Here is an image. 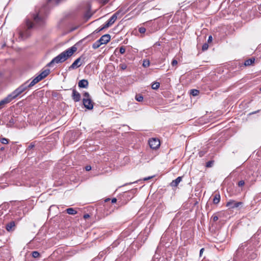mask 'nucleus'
Listing matches in <instances>:
<instances>
[{"label":"nucleus","mask_w":261,"mask_h":261,"mask_svg":"<svg viewBox=\"0 0 261 261\" xmlns=\"http://www.w3.org/2000/svg\"><path fill=\"white\" fill-rule=\"evenodd\" d=\"M62 0H47V4L42 6L39 10H36L31 14L30 18L26 20V25L28 29L34 27H42L45 23L46 18L48 14V7L53 4L57 5Z\"/></svg>","instance_id":"nucleus-1"},{"label":"nucleus","mask_w":261,"mask_h":261,"mask_svg":"<svg viewBox=\"0 0 261 261\" xmlns=\"http://www.w3.org/2000/svg\"><path fill=\"white\" fill-rule=\"evenodd\" d=\"M76 50L77 47L75 45L72 46L53 59L52 60L47 64V66L51 67L55 63L59 64L64 62L70 57Z\"/></svg>","instance_id":"nucleus-2"},{"label":"nucleus","mask_w":261,"mask_h":261,"mask_svg":"<svg viewBox=\"0 0 261 261\" xmlns=\"http://www.w3.org/2000/svg\"><path fill=\"white\" fill-rule=\"evenodd\" d=\"M29 81L30 80H28L24 83L22 84L7 96V97L10 102L12 101L15 99H16L24 92L28 90L30 88L33 86V85H31L32 83L31 82L29 83Z\"/></svg>","instance_id":"nucleus-3"},{"label":"nucleus","mask_w":261,"mask_h":261,"mask_svg":"<svg viewBox=\"0 0 261 261\" xmlns=\"http://www.w3.org/2000/svg\"><path fill=\"white\" fill-rule=\"evenodd\" d=\"M50 73L49 69H45L44 71H42L38 75L35 77L31 82V85H33V86L45 78Z\"/></svg>","instance_id":"nucleus-4"},{"label":"nucleus","mask_w":261,"mask_h":261,"mask_svg":"<svg viewBox=\"0 0 261 261\" xmlns=\"http://www.w3.org/2000/svg\"><path fill=\"white\" fill-rule=\"evenodd\" d=\"M148 143L150 148L153 149H156L160 146L159 139L155 138L150 139L148 141Z\"/></svg>","instance_id":"nucleus-5"},{"label":"nucleus","mask_w":261,"mask_h":261,"mask_svg":"<svg viewBox=\"0 0 261 261\" xmlns=\"http://www.w3.org/2000/svg\"><path fill=\"white\" fill-rule=\"evenodd\" d=\"M243 203L242 202H237L233 200H230L226 203V206L229 208H234L242 205Z\"/></svg>","instance_id":"nucleus-6"},{"label":"nucleus","mask_w":261,"mask_h":261,"mask_svg":"<svg viewBox=\"0 0 261 261\" xmlns=\"http://www.w3.org/2000/svg\"><path fill=\"white\" fill-rule=\"evenodd\" d=\"M83 103L84 107L88 110H92L93 108L94 103L92 102L91 98L83 99Z\"/></svg>","instance_id":"nucleus-7"},{"label":"nucleus","mask_w":261,"mask_h":261,"mask_svg":"<svg viewBox=\"0 0 261 261\" xmlns=\"http://www.w3.org/2000/svg\"><path fill=\"white\" fill-rule=\"evenodd\" d=\"M117 16H116L115 15L113 14L103 25V28H108L110 27L115 22Z\"/></svg>","instance_id":"nucleus-8"},{"label":"nucleus","mask_w":261,"mask_h":261,"mask_svg":"<svg viewBox=\"0 0 261 261\" xmlns=\"http://www.w3.org/2000/svg\"><path fill=\"white\" fill-rule=\"evenodd\" d=\"M72 98L75 102H78L81 100V95L75 89H72Z\"/></svg>","instance_id":"nucleus-9"},{"label":"nucleus","mask_w":261,"mask_h":261,"mask_svg":"<svg viewBox=\"0 0 261 261\" xmlns=\"http://www.w3.org/2000/svg\"><path fill=\"white\" fill-rule=\"evenodd\" d=\"M110 39V35L109 34H105L102 35L98 40L101 43V44H105L109 42Z\"/></svg>","instance_id":"nucleus-10"},{"label":"nucleus","mask_w":261,"mask_h":261,"mask_svg":"<svg viewBox=\"0 0 261 261\" xmlns=\"http://www.w3.org/2000/svg\"><path fill=\"white\" fill-rule=\"evenodd\" d=\"M81 57L76 59L73 62V63L71 65V66L69 67V70L74 69L77 68L79 67L80 66H81L82 64H79V63H80V62L81 61Z\"/></svg>","instance_id":"nucleus-11"},{"label":"nucleus","mask_w":261,"mask_h":261,"mask_svg":"<svg viewBox=\"0 0 261 261\" xmlns=\"http://www.w3.org/2000/svg\"><path fill=\"white\" fill-rule=\"evenodd\" d=\"M15 227V223L14 221H11L8 223L5 226L6 229L8 231H11L14 230Z\"/></svg>","instance_id":"nucleus-12"},{"label":"nucleus","mask_w":261,"mask_h":261,"mask_svg":"<svg viewBox=\"0 0 261 261\" xmlns=\"http://www.w3.org/2000/svg\"><path fill=\"white\" fill-rule=\"evenodd\" d=\"M88 81L87 80H80L78 83V86L81 88H87L88 87Z\"/></svg>","instance_id":"nucleus-13"},{"label":"nucleus","mask_w":261,"mask_h":261,"mask_svg":"<svg viewBox=\"0 0 261 261\" xmlns=\"http://www.w3.org/2000/svg\"><path fill=\"white\" fill-rule=\"evenodd\" d=\"M182 177L179 176L177 177L175 180H173L170 184L171 186L172 187H177L179 183L181 181Z\"/></svg>","instance_id":"nucleus-14"},{"label":"nucleus","mask_w":261,"mask_h":261,"mask_svg":"<svg viewBox=\"0 0 261 261\" xmlns=\"http://www.w3.org/2000/svg\"><path fill=\"white\" fill-rule=\"evenodd\" d=\"M10 101L7 97H5L4 99L0 100V110L5 107V106L9 103H10Z\"/></svg>","instance_id":"nucleus-15"},{"label":"nucleus","mask_w":261,"mask_h":261,"mask_svg":"<svg viewBox=\"0 0 261 261\" xmlns=\"http://www.w3.org/2000/svg\"><path fill=\"white\" fill-rule=\"evenodd\" d=\"M126 11L124 10V9L121 8L119 10H118L116 13L114 14V15H115L116 16H117V18L118 17H121L122 15H123Z\"/></svg>","instance_id":"nucleus-16"},{"label":"nucleus","mask_w":261,"mask_h":261,"mask_svg":"<svg viewBox=\"0 0 261 261\" xmlns=\"http://www.w3.org/2000/svg\"><path fill=\"white\" fill-rule=\"evenodd\" d=\"M254 61L255 59L254 58H249L244 62L243 65L245 66H250L254 62Z\"/></svg>","instance_id":"nucleus-17"},{"label":"nucleus","mask_w":261,"mask_h":261,"mask_svg":"<svg viewBox=\"0 0 261 261\" xmlns=\"http://www.w3.org/2000/svg\"><path fill=\"white\" fill-rule=\"evenodd\" d=\"M92 15L93 14L91 12V8H89L88 10L84 14V18L86 20H88L91 18Z\"/></svg>","instance_id":"nucleus-18"},{"label":"nucleus","mask_w":261,"mask_h":261,"mask_svg":"<svg viewBox=\"0 0 261 261\" xmlns=\"http://www.w3.org/2000/svg\"><path fill=\"white\" fill-rule=\"evenodd\" d=\"M15 123V120L14 118L11 117L8 122L7 123L6 126L7 127H12Z\"/></svg>","instance_id":"nucleus-19"},{"label":"nucleus","mask_w":261,"mask_h":261,"mask_svg":"<svg viewBox=\"0 0 261 261\" xmlns=\"http://www.w3.org/2000/svg\"><path fill=\"white\" fill-rule=\"evenodd\" d=\"M35 142H32L31 144L28 146L26 149V152H28V154L30 153V152L32 153V150L35 147Z\"/></svg>","instance_id":"nucleus-20"},{"label":"nucleus","mask_w":261,"mask_h":261,"mask_svg":"<svg viewBox=\"0 0 261 261\" xmlns=\"http://www.w3.org/2000/svg\"><path fill=\"white\" fill-rule=\"evenodd\" d=\"M19 35L22 39H25L30 36V34L29 31L27 30L24 32H20Z\"/></svg>","instance_id":"nucleus-21"},{"label":"nucleus","mask_w":261,"mask_h":261,"mask_svg":"<svg viewBox=\"0 0 261 261\" xmlns=\"http://www.w3.org/2000/svg\"><path fill=\"white\" fill-rule=\"evenodd\" d=\"M66 211L69 215H73L77 213L76 211H75L73 208H68L66 209Z\"/></svg>","instance_id":"nucleus-22"},{"label":"nucleus","mask_w":261,"mask_h":261,"mask_svg":"<svg viewBox=\"0 0 261 261\" xmlns=\"http://www.w3.org/2000/svg\"><path fill=\"white\" fill-rule=\"evenodd\" d=\"M220 195L219 194H216L213 199V203L214 204H218L220 202Z\"/></svg>","instance_id":"nucleus-23"},{"label":"nucleus","mask_w":261,"mask_h":261,"mask_svg":"<svg viewBox=\"0 0 261 261\" xmlns=\"http://www.w3.org/2000/svg\"><path fill=\"white\" fill-rule=\"evenodd\" d=\"M102 45L101 43L98 40L92 44V47L94 49H97Z\"/></svg>","instance_id":"nucleus-24"},{"label":"nucleus","mask_w":261,"mask_h":261,"mask_svg":"<svg viewBox=\"0 0 261 261\" xmlns=\"http://www.w3.org/2000/svg\"><path fill=\"white\" fill-rule=\"evenodd\" d=\"M199 93V91L197 89H192L190 91V94L193 96H197Z\"/></svg>","instance_id":"nucleus-25"},{"label":"nucleus","mask_w":261,"mask_h":261,"mask_svg":"<svg viewBox=\"0 0 261 261\" xmlns=\"http://www.w3.org/2000/svg\"><path fill=\"white\" fill-rule=\"evenodd\" d=\"M160 84L159 82H154L152 85L151 88L152 89L157 90L160 87Z\"/></svg>","instance_id":"nucleus-26"},{"label":"nucleus","mask_w":261,"mask_h":261,"mask_svg":"<svg viewBox=\"0 0 261 261\" xmlns=\"http://www.w3.org/2000/svg\"><path fill=\"white\" fill-rule=\"evenodd\" d=\"M149 65H150V61L149 60L146 59V60H143L142 66L144 67H145V68L148 67L149 66Z\"/></svg>","instance_id":"nucleus-27"},{"label":"nucleus","mask_w":261,"mask_h":261,"mask_svg":"<svg viewBox=\"0 0 261 261\" xmlns=\"http://www.w3.org/2000/svg\"><path fill=\"white\" fill-rule=\"evenodd\" d=\"M135 99L139 102H141L143 101V97L142 95L140 94H136L135 96Z\"/></svg>","instance_id":"nucleus-28"},{"label":"nucleus","mask_w":261,"mask_h":261,"mask_svg":"<svg viewBox=\"0 0 261 261\" xmlns=\"http://www.w3.org/2000/svg\"><path fill=\"white\" fill-rule=\"evenodd\" d=\"M32 256L34 258H37L40 256V254L39 252L37 251H34L32 252Z\"/></svg>","instance_id":"nucleus-29"},{"label":"nucleus","mask_w":261,"mask_h":261,"mask_svg":"<svg viewBox=\"0 0 261 261\" xmlns=\"http://www.w3.org/2000/svg\"><path fill=\"white\" fill-rule=\"evenodd\" d=\"M0 141H1V142L4 144H7L9 143V139H8L6 138H1Z\"/></svg>","instance_id":"nucleus-30"},{"label":"nucleus","mask_w":261,"mask_h":261,"mask_svg":"<svg viewBox=\"0 0 261 261\" xmlns=\"http://www.w3.org/2000/svg\"><path fill=\"white\" fill-rule=\"evenodd\" d=\"M83 96H84V98L83 99H90L91 97H90V95L89 94V93L88 92H85L84 93H83Z\"/></svg>","instance_id":"nucleus-31"},{"label":"nucleus","mask_w":261,"mask_h":261,"mask_svg":"<svg viewBox=\"0 0 261 261\" xmlns=\"http://www.w3.org/2000/svg\"><path fill=\"white\" fill-rule=\"evenodd\" d=\"M208 48V44L207 43H205L203 44L202 46V51H205Z\"/></svg>","instance_id":"nucleus-32"},{"label":"nucleus","mask_w":261,"mask_h":261,"mask_svg":"<svg viewBox=\"0 0 261 261\" xmlns=\"http://www.w3.org/2000/svg\"><path fill=\"white\" fill-rule=\"evenodd\" d=\"M213 164H214V161H210L206 163V167H212Z\"/></svg>","instance_id":"nucleus-33"},{"label":"nucleus","mask_w":261,"mask_h":261,"mask_svg":"<svg viewBox=\"0 0 261 261\" xmlns=\"http://www.w3.org/2000/svg\"><path fill=\"white\" fill-rule=\"evenodd\" d=\"M125 51V48L123 46H121L119 48V52L121 54H123Z\"/></svg>","instance_id":"nucleus-34"},{"label":"nucleus","mask_w":261,"mask_h":261,"mask_svg":"<svg viewBox=\"0 0 261 261\" xmlns=\"http://www.w3.org/2000/svg\"><path fill=\"white\" fill-rule=\"evenodd\" d=\"M139 32L141 34H143L146 32V29L144 27H140L139 28Z\"/></svg>","instance_id":"nucleus-35"},{"label":"nucleus","mask_w":261,"mask_h":261,"mask_svg":"<svg viewBox=\"0 0 261 261\" xmlns=\"http://www.w3.org/2000/svg\"><path fill=\"white\" fill-rule=\"evenodd\" d=\"M245 184V181L244 180H241L238 182V185L239 187H241L244 186Z\"/></svg>","instance_id":"nucleus-36"},{"label":"nucleus","mask_w":261,"mask_h":261,"mask_svg":"<svg viewBox=\"0 0 261 261\" xmlns=\"http://www.w3.org/2000/svg\"><path fill=\"white\" fill-rule=\"evenodd\" d=\"M120 67L122 70H125L127 68V66L125 64H120Z\"/></svg>","instance_id":"nucleus-37"},{"label":"nucleus","mask_w":261,"mask_h":261,"mask_svg":"<svg viewBox=\"0 0 261 261\" xmlns=\"http://www.w3.org/2000/svg\"><path fill=\"white\" fill-rule=\"evenodd\" d=\"M106 29V28H103V25L101 27V28H99L98 29H97V30H96L94 32L97 33L100 31H101L102 30H103V29Z\"/></svg>","instance_id":"nucleus-38"},{"label":"nucleus","mask_w":261,"mask_h":261,"mask_svg":"<svg viewBox=\"0 0 261 261\" xmlns=\"http://www.w3.org/2000/svg\"><path fill=\"white\" fill-rule=\"evenodd\" d=\"M177 64V61L175 59H173L171 62V65L172 66H175Z\"/></svg>","instance_id":"nucleus-39"},{"label":"nucleus","mask_w":261,"mask_h":261,"mask_svg":"<svg viewBox=\"0 0 261 261\" xmlns=\"http://www.w3.org/2000/svg\"><path fill=\"white\" fill-rule=\"evenodd\" d=\"M212 218L213 221H214V222H216L218 220V217L216 215L213 216Z\"/></svg>","instance_id":"nucleus-40"},{"label":"nucleus","mask_w":261,"mask_h":261,"mask_svg":"<svg viewBox=\"0 0 261 261\" xmlns=\"http://www.w3.org/2000/svg\"><path fill=\"white\" fill-rule=\"evenodd\" d=\"M85 170L87 171H89L91 170V167L90 165H87L85 167Z\"/></svg>","instance_id":"nucleus-41"},{"label":"nucleus","mask_w":261,"mask_h":261,"mask_svg":"<svg viewBox=\"0 0 261 261\" xmlns=\"http://www.w3.org/2000/svg\"><path fill=\"white\" fill-rule=\"evenodd\" d=\"M213 37L211 35L208 36V38L207 39V43H210L212 41Z\"/></svg>","instance_id":"nucleus-42"},{"label":"nucleus","mask_w":261,"mask_h":261,"mask_svg":"<svg viewBox=\"0 0 261 261\" xmlns=\"http://www.w3.org/2000/svg\"><path fill=\"white\" fill-rule=\"evenodd\" d=\"M83 217L85 219H86L90 217V215L88 214H84Z\"/></svg>","instance_id":"nucleus-43"},{"label":"nucleus","mask_w":261,"mask_h":261,"mask_svg":"<svg viewBox=\"0 0 261 261\" xmlns=\"http://www.w3.org/2000/svg\"><path fill=\"white\" fill-rule=\"evenodd\" d=\"M111 202H112V203H116L117 202V199L116 198H113L112 199Z\"/></svg>","instance_id":"nucleus-44"},{"label":"nucleus","mask_w":261,"mask_h":261,"mask_svg":"<svg viewBox=\"0 0 261 261\" xmlns=\"http://www.w3.org/2000/svg\"><path fill=\"white\" fill-rule=\"evenodd\" d=\"M203 250H204V248H201L200 250V252H199V254H200V256H201L203 252Z\"/></svg>","instance_id":"nucleus-45"},{"label":"nucleus","mask_w":261,"mask_h":261,"mask_svg":"<svg viewBox=\"0 0 261 261\" xmlns=\"http://www.w3.org/2000/svg\"><path fill=\"white\" fill-rule=\"evenodd\" d=\"M153 177V176H149V177H148L145 178L144 179V180H148V179H149L152 178Z\"/></svg>","instance_id":"nucleus-46"},{"label":"nucleus","mask_w":261,"mask_h":261,"mask_svg":"<svg viewBox=\"0 0 261 261\" xmlns=\"http://www.w3.org/2000/svg\"><path fill=\"white\" fill-rule=\"evenodd\" d=\"M258 10L261 11V4L258 6Z\"/></svg>","instance_id":"nucleus-47"},{"label":"nucleus","mask_w":261,"mask_h":261,"mask_svg":"<svg viewBox=\"0 0 261 261\" xmlns=\"http://www.w3.org/2000/svg\"><path fill=\"white\" fill-rule=\"evenodd\" d=\"M4 149H5V147H1L0 149V150L2 151L4 150Z\"/></svg>","instance_id":"nucleus-48"},{"label":"nucleus","mask_w":261,"mask_h":261,"mask_svg":"<svg viewBox=\"0 0 261 261\" xmlns=\"http://www.w3.org/2000/svg\"><path fill=\"white\" fill-rule=\"evenodd\" d=\"M109 200H110V198H107V199L105 200V201H106V202H107V201H109Z\"/></svg>","instance_id":"nucleus-49"},{"label":"nucleus","mask_w":261,"mask_h":261,"mask_svg":"<svg viewBox=\"0 0 261 261\" xmlns=\"http://www.w3.org/2000/svg\"><path fill=\"white\" fill-rule=\"evenodd\" d=\"M200 154V156H201L202 155H203V153L202 152H200L199 153Z\"/></svg>","instance_id":"nucleus-50"},{"label":"nucleus","mask_w":261,"mask_h":261,"mask_svg":"<svg viewBox=\"0 0 261 261\" xmlns=\"http://www.w3.org/2000/svg\"><path fill=\"white\" fill-rule=\"evenodd\" d=\"M53 206H50V207H49V209L51 208Z\"/></svg>","instance_id":"nucleus-51"},{"label":"nucleus","mask_w":261,"mask_h":261,"mask_svg":"<svg viewBox=\"0 0 261 261\" xmlns=\"http://www.w3.org/2000/svg\"><path fill=\"white\" fill-rule=\"evenodd\" d=\"M259 90L261 91V87L260 88Z\"/></svg>","instance_id":"nucleus-52"}]
</instances>
